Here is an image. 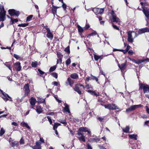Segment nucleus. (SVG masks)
<instances>
[{
  "label": "nucleus",
  "mask_w": 149,
  "mask_h": 149,
  "mask_svg": "<svg viewBox=\"0 0 149 149\" xmlns=\"http://www.w3.org/2000/svg\"><path fill=\"white\" fill-rule=\"evenodd\" d=\"M19 142L21 144H24V140L22 138L20 139Z\"/></svg>",
  "instance_id": "nucleus-59"
},
{
  "label": "nucleus",
  "mask_w": 149,
  "mask_h": 149,
  "mask_svg": "<svg viewBox=\"0 0 149 149\" xmlns=\"http://www.w3.org/2000/svg\"><path fill=\"white\" fill-rule=\"evenodd\" d=\"M51 75L52 77H54L56 79H57L58 77L57 74L56 72H53L51 74Z\"/></svg>",
  "instance_id": "nucleus-40"
},
{
  "label": "nucleus",
  "mask_w": 149,
  "mask_h": 149,
  "mask_svg": "<svg viewBox=\"0 0 149 149\" xmlns=\"http://www.w3.org/2000/svg\"><path fill=\"white\" fill-rule=\"evenodd\" d=\"M6 14L1 13H0V22H3L6 19L5 16Z\"/></svg>",
  "instance_id": "nucleus-15"
},
{
  "label": "nucleus",
  "mask_w": 149,
  "mask_h": 149,
  "mask_svg": "<svg viewBox=\"0 0 149 149\" xmlns=\"http://www.w3.org/2000/svg\"><path fill=\"white\" fill-rule=\"evenodd\" d=\"M112 26L114 29L117 30H119V29L117 26L115 25H113Z\"/></svg>",
  "instance_id": "nucleus-63"
},
{
  "label": "nucleus",
  "mask_w": 149,
  "mask_h": 149,
  "mask_svg": "<svg viewBox=\"0 0 149 149\" xmlns=\"http://www.w3.org/2000/svg\"><path fill=\"white\" fill-rule=\"evenodd\" d=\"M38 102H40V103H43L45 102V100L44 99L40 98L39 99V100L38 101Z\"/></svg>",
  "instance_id": "nucleus-60"
},
{
  "label": "nucleus",
  "mask_w": 149,
  "mask_h": 149,
  "mask_svg": "<svg viewBox=\"0 0 149 149\" xmlns=\"http://www.w3.org/2000/svg\"><path fill=\"white\" fill-rule=\"evenodd\" d=\"M65 52H67V53L68 54H69L70 53V48L69 46L67 47H66L65 49Z\"/></svg>",
  "instance_id": "nucleus-44"
},
{
  "label": "nucleus",
  "mask_w": 149,
  "mask_h": 149,
  "mask_svg": "<svg viewBox=\"0 0 149 149\" xmlns=\"http://www.w3.org/2000/svg\"><path fill=\"white\" fill-rule=\"evenodd\" d=\"M70 58L68 59L65 62V63L67 65H68L70 64Z\"/></svg>",
  "instance_id": "nucleus-47"
},
{
  "label": "nucleus",
  "mask_w": 149,
  "mask_h": 149,
  "mask_svg": "<svg viewBox=\"0 0 149 149\" xmlns=\"http://www.w3.org/2000/svg\"><path fill=\"white\" fill-rule=\"evenodd\" d=\"M87 91L90 93L91 95H94L95 94V92L94 91H91V90H88Z\"/></svg>",
  "instance_id": "nucleus-50"
},
{
  "label": "nucleus",
  "mask_w": 149,
  "mask_h": 149,
  "mask_svg": "<svg viewBox=\"0 0 149 149\" xmlns=\"http://www.w3.org/2000/svg\"><path fill=\"white\" fill-rule=\"evenodd\" d=\"M36 111L38 114H40L42 112V110L40 106H38L36 108Z\"/></svg>",
  "instance_id": "nucleus-27"
},
{
  "label": "nucleus",
  "mask_w": 149,
  "mask_h": 149,
  "mask_svg": "<svg viewBox=\"0 0 149 149\" xmlns=\"http://www.w3.org/2000/svg\"><path fill=\"white\" fill-rule=\"evenodd\" d=\"M39 142H40V143H41V144L42 143H44V140L42 138L40 137V138L39 141Z\"/></svg>",
  "instance_id": "nucleus-54"
},
{
  "label": "nucleus",
  "mask_w": 149,
  "mask_h": 149,
  "mask_svg": "<svg viewBox=\"0 0 149 149\" xmlns=\"http://www.w3.org/2000/svg\"><path fill=\"white\" fill-rule=\"evenodd\" d=\"M52 6L53 7V8H52V12L54 16L55 14L56 13L57 9L58 8V7L54 5H52Z\"/></svg>",
  "instance_id": "nucleus-19"
},
{
  "label": "nucleus",
  "mask_w": 149,
  "mask_h": 149,
  "mask_svg": "<svg viewBox=\"0 0 149 149\" xmlns=\"http://www.w3.org/2000/svg\"><path fill=\"white\" fill-rule=\"evenodd\" d=\"M136 33L134 31H129L127 32L128 41L131 43H132L134 41V39L133 38V35H134V38L137 36Z\"/></svg>",
  "instance_id": "nucleus-1"
},
{
  "label": "nucleus",
  "mask_w": 149,
  "mask_h": 149,
  "mask_svg": "<svg viewBox=\"0 0 149 149\" xmlns=\"http://www.w3.org/2000/svg\"><path fill=\"white\" fill-rule=\"evenodd\" d=\"M0 91L2 93L3 96L2 97V98L6 102L8 100H9L10 101H12L11 98L8 95L4 92L3 91L0 89Z\"/></svg>",
  "instance_id": "nucleus-3"
},
{
  "label": "nucleus",
  "mask_w": 149,
  "mask_h": 149,
  "mask_svg": "<svg viewBox=\"0 0 149 149\" xmlns=\"http://www.w3.org/2000/svg\"><path fill=\"white\" fill-rule=\"evenodd\" d=\"M38 65V63L36 61H33L31 63V66L33 68H36Z\"/></svg>",
  "instance_id": "nucleus-31"
},
{
  "label": "nucleus",
  "mask_w": 149,
  "mask_h": 149,
  "mask_svg": "<svg viewBox=\"0 0 149 149\" xmlns=\"http://www.w3.org/2000/svg\"><path fill=\"white\" fill-rule=\"evenodd\" d=\"M70 77L73 79H76L78 77V75L76 73H74L71 74Z\"/></svg>",
  "instance_id": "nucleus-29"
},
{
  "label": "nucleus",
  "mask_w": 149,
  "mask_h": 149,
  "mask_svg": "<svg viewBox=\"0 0 149 149\" xmlns=\"http://www.w3.org/2000/svg\"><path fill=\"white\" fill-rule=\"evenodd\" d=\"M143 11L147 17H149V8H143Z\"/></svg>",
  "instance_id": "nucleus-13"
},
{
  "label": "nucleus",
  "mask_w": 149,
  "mask_h": 149,
  "mask_svg": "<svg viewBox=\"0 0 149 149\" xmlns=\"http://www.w3.org/2000/svg\"><path fill=\"white\" fill-rule=\"evenodd\" d=\"M59 122L65 125H66L67 124V122L65 120H63V119H60Z\"/></svg>",
  "instance_id": "nucleus-33"
},
{
  "label": "nucleus",
  "mask_w": 149,
  "mask_h": 149,
  "mask_svg": "<svg viewBox=\"0 0 149 149\" xmlns=\"http://www.w3.org/2000/svg\"><path fill=\"white\" fill-rule=\"evenodd\" d=\"M36 103V100L33 97L31 98L30 103L31 105L34 106Z\"/></svg>",
  "instance_id": "nucleus-26"
},
{
  "label": "nucleus",
  "mask_w": 149,
  "mask_h": 149,
  "mask_svg": "<svg viewBox=\"0 0 149 149\" xmlns=\"http://www.w3.org/2000/svg\"><path fill=\"white\" fill-rule=\"evenodd\" d=\"M144 93L149 92V86L147 85H145L143 88V89Z\"/></svg>",
  "instance_id": "nucleus-21"
},
{
  "label": "nucleus",
  "mask_w": 149,
  "mask_h": 149,
  "mask_svg": "<svg viewBox=\"0 0 149 149\" xmlns=\"http://www.w3.org/2000/svg\"><path fill=\"white\" fill-rule=\"evenodd\" d=\"M56 65L51 67L49 70V72H51L53 71L56 69Z\"/></svg>",
  "instance_id": "nucleus-34"
},
{
  "label": "nucleus",
  "mask_w": 149,
  "mask_h": 149,
  "mask_svg": "<svg viewBox=\"0 0 149 149\" xmlns=\"http://www.w3.org/2000/svg\"><path fill=\"white\" fill-rule=\"evenodd\" d=\"M57 125L56 124V123H55L54 125H53V129L54 130H56L58 127Z\"/></svg>",
  "instance_id": "nucleus-53"
},
{
  "label": "nucleus",
  "mask_w": 149,
  "mask_h": 149,
  "mask_svg": "<svg viewBox=\"0 0 149 149\" xmlns=\"http://www.w3.org/2000/svg\"><path fill=\"white\" fill-rule=\"evenodd\" d=\"M143 105L141 104L136 105H132L129 108L127 109L126 110V112H128L132 111L137 108L141 107Z\"/></svg>",
  "instance_id": "nucleus-6"
},
{
  "label": "nucleus",
  "mask_w": 149,
  "mask_h": 149,
  "mask_svg": "<svg viewBox=\"0 0 149 149\" xmlns=\"http://www.w3.org/2000/svg\"><path fill=\"white\" fill-rule=\"evenodd\" d=\"M87 128L86 127H80L77 131V132H79L81 133H82V132H86Z\"/></svg>",
  "instance_id": "nucleus-16"
},
{
  "label": "nucleus",
  "mask_w": 149,
  "mask_h": 149,
  "mask_svg": "<svg viewBox=\"0 0 149 149\" xmlns=\"http://www.w3.org/2000/svg\"><path fill=\"white\" fill-rule=\"evenodd\" d=\"M57 56L58 58H62L63 57V55L61 54L60 52H57Z\"/></svg>",
  "instance_id": "nucleus-39"
},
{
  "label": "nucleus",
  "mask_w": 149,
  "mask_h": 149,
  "mask_svg": "<svg viewBox=\"0 0 149 149\" xmlns=\"http://www.w3.org/2000/svg\"><path fill=\"white\" fill-rule=\"evenodd\" d=\"M65 107L63 108V112H68V113H70V111L69 109V106L66 103H65L64 104Z\"/></svg>",
  "instance_id": "nucleus-12"
},
{
  "label": "nucleus",
  "mask_w": 149,
  "mask_h": 149,
  "mask_svg": "<svg viewBox=\"0 0 149 149\" xmlns=\"http://www.w3.org/2000/svg\"><path fill=\"white\" fill-rule=\"evenodd\" d=\"M91 75L92 76V77L91 78V79L93 80H95L96 81H98V79L96 77L93 76L92 74H91Z\"/></svg>",
  "instance_id": "nucleus-43"
},
{
  "label": "nucleus",
  "mask_w": 149,
  "mask_h": 149,
  "mask_svg": "<svg viewBox=\"0 0 149 149\" xmlns=\"http://www.w3.org/2000/svg\"><path fill=\"white\" fill-rule=\"evenodd\" d=\"M11 125H13L15 126H18V124H17V123L15 122H12L11 123Z\"/></svg>",
  "instance_id": "nucleus-64"
},
{
  "label": "nucleus",
  "mask_w": 149,
  "mask_h": 149,
  "mask_svg": "<svg viewBox=\"0 0 149 149\" xmlns=\"http://www.w3.org/2000/svg\"><path fill=\"white\" fill-rule=\"evenodd\" d=\"M10 145L12 147H17L19 145V143L17 141H14L10 143Z\"/></svg>",
  "instance_id": "nucleus-23"
},
{
  "label": "nucleus",
  "mask_w": 149,
  "mask_h": 149,
  "mask_svg": "<svg viewBox=\"0 0 149 149\" xmlns=\"http://www.w3.org/2000/svg\"><path fill=\"white\" fill-rule=\"evenodd\" d=\"M24 96H28L30 92L29 85L28 84H26L24 85Z\"/></svg>",
  "instance_id": "nucleus-7"
},
{
  "label": "nucleus",
  "mask_w": 149,
  "mask_h": 149,
  "mask_svg": "<svg viewBox=\"0 0 149 149\" xmlns=\"http://www.w3.org/2000/svg\"><path fill=\"white\" fill-rule=\"evenodd\" d=\"M67 81H68L69 84L70 86H71L74 83V81L70 78H68V79Z\"/></svg>",
  "instance_id": "nucleus-35"
},
{
  "label": "nucleus",
  "mask_w": 149,
  "mask_h": 149,
  "mask_svg": "<svg viewBox=\"0 0 149 149\" xmlns=\"http://www.w3.org/2000/svg\"><path fill=\"white\" fill-rule=\"evenodd\" d=\"M5 131L2 128L0 131V136H2L5 133Z\"/></svg>",
  "instance_id": "nucleus-36"
},
{
  "label": "nucleus",
  "mask_w": 149,
  "mask_h": 149,
  "mask_svg": "<svg viewBox=\"0 0 149 149\" xmlns=\"http://www.w3.org/2000/svg\"><path fill=\"white\" fill-rule=\"evenodd\" d=\"M15 68L17 71H19L21 70V67L20 63L19 62H17L15 63Z\"/></svg>",
  "instance_id": "nucleus-17"
},
{
  "label": "nucleus",
  "mask_w": 149,
  "mask_h": 149,
  "mask_svg": "<svg viewBox=\"0 0 149 149\" xmlns=\"http://www.w3.org/2000/svg\"><path fill=\"white\" fill-rule=\"evenodd\" d=\"M126 62L127 61H126L125 63H123L121 64L120 65H118L119 68H120L122 72H123L125 69V67L126 64Z\"/></svg>",
  "instance_id": "nucleus-18"
},
{
  "label": "nucleus",
  "mask_w": 149,
  "mask_h": 149,
  "mask_svg": "<svg viewBox=\"0 0 149 149\" xmlns=\"http://www.w3.org/2000/svg\"><path fill=\"white\" fill-rule=\"evenodd\" d=\"M87 149H92V148L91 146V144L88 143L87 144Z\"/></svg>",
  "instance_id": "nucleus-57"
},
{
  "label": "nucleus",
  "mask_w": 149,
  "mask_h": 149,
  "mask_svg": "<svg viewBox=\"0 0 149 149\" xmlns=\"http://www.w3.org/2000/svg\"><path fill=\"white\" fill-rule=\"evenodd\" d=\"M96 118L100 122H102L104 119V118L100 117L98 116H97Z\"/></svg>",
  "instance_id": "nucleus-45"
},
{
  "label": "nucleus",
  "mask_w": 149,
  "mask_h": 149,
  "mask_svg": "<svg viewBox=\"0 0 149 149\" xmlns=\"http://www.w3.org/2000/svg\"><path fill=\"white\" fill-rule=\"evenodd\" d=\"M102 56H97V55L94 54V57L95 60L97 61L100 58V57Z\"/></svg>",
  "instance_id": "nucleus-41"
},
{
  "label": "nucleus",
  "mask_w": 149,
  "mask_h": 149,
  "mask_svg": "<svg viewBox=\"0 0 149 149\" xmlns=\"http://www.w3.org/2000/svg\"><path fill=\"white\" fill-rule=\"evenodd\" d=\"M14 57L16 59L19 60L20 58V57L18 55L14 54L13 55Z\"/></svg>",
  "instance_id": "nucleus-52"
},
{
  "label": "nucleus",
  "mask_w": 149,
  "mask_h": 149,
  "mask_svg": "<svg viewBox=\"0 0 149 149\" xmlns=\"http://www.w3.org/2000/svg\"><path fill=\"white\" fill-rule=\"evenodd\" d=\"M78 30L79 32L82 33L83 31V29L80 26L78 27Z\"/></svg>",
  "instance_id": "nucleus-49"
},
{
  "label": "nucleus",
  "mask_w": 149,
  "mask_h": 149,
  "mask_svg": "<svg viewBox=\"0 0 149 149\" xmlns=\"http://www.w3.org/2000/svg\"><path fill=\"white\" fill-rule=\"evenodd\" d=\"M104 107L106 109H107L109 110H116L118 109V107L115 104H106L104 106Z\"/></svg>",
  "instance_id": "nucleus-5"
},
{
  "label": "nucleus",
  "mask_w": 149,
  "mask_h": 149,
  "mask_svg": "<svg viewBox=\"0 0 149 149\" xmlns=\"http://www.w3.org/2000/svg\"><path fill=\"white\" fill-rule=\"evenodd\" d=\"M128 136L129 138L131 139H133L135 140H136L137 139V136L136 134H129Z\"/></svg>",
  "instance_id": "nucleus-24"
},
{
  "label": "nucleus",
  "mask_w": 149,
  "mask_h": 149,
  "mask_svg": "<svg viewBox=\"0 0 149 149\" xmlns=\"http://www.w3.org/2000/svg\"><path fill=\"white\" fill-rule=\"evenodd\" d=\"M99 8H95L92 9V11L96 15L99 14Z\"/></svg>",
  "instance_id": "nucleus-28"
},
{
  "label": "nucleus",
  "mask_w": 149,
  "mask_h": 149,
  "mask_svg": "<svg viewBox=\"0 0 149 149\" xmlns=\"http://www.w3.org/2000/svg\"><path fill=\"white\" fill-rule=\"evenodd\" d=\"M62 58H59L57 61V64L61 63L62 62Z\"/></svg>",
  "instance_id": "nucleus-56"
},
{
  "label": "nucleus",
  "mask_w": 149,
  "mask_h": 149,
  "mask_svg": "<svg viewBox=\"0 0 149 149\" xmlns=\"http://www.w3.org/2000/svg\"><path fill=\"white\" fill-rule=\"evenodd\" d=\"M28 25V23H24L18 25L19 26H22L23 27H25Z\"/></svg>",
  "instance_id": "nucleus-38"
},
{
  "label": "nucleus",
  "mask_w": 149,
  "mask_h": 149,
  "mask_svg": "<svg viewBox=\"0 0 149 149\" xmlns=\"http://www.w3.org/2000/svg\"><path fill=\"white\" fill-rule=\"evenodd\" d=\"M148 60H149V59L148 58L147 59H143L141 60H138L136 61V63L137 64H139L142 63Z\"/></svg>",
  "instance_id": "nucleus-22"
},
{
  "label": "nucleus",
  "mask_w": 149,
  "mask_h": 149,
  "mask_svg": "<svg viewBox=\"0 0 149 149\" xmlns=\"http://www.w3.org/2000/svg\"><path fill=\"white\" fill-rule=\"evenodd\" d=\"M9 14L11 16H15L18 17L20 14L18 11H17L13 9H9L8 11Z\"/></svg>",
  "instance_id": "nucleus-4"
},
{
  "label": "nucleus",
  "mask_w": 149,
  "mask_h": 149,
  "mask_svg": "<svg viewBox=\"0 0 149 149\" xmlns=\"http://www.w3.org/2000/svg\"><path fill=\"white\" fill-rule=\"evenodd\" d=\"M110 14L112 16V21L113 22H120V19L116 17L113 10H112Z\"/></svg>",
  "instance_id": "nucleus-8"
},
{
  "label": "nucleus",
  "mask_w": 149,
  "mask_h": 149,
  "mask_svg": "<svg viewBox=\"0 0 149 149\" xmlns=\"http://www.w3.org/2000/svg\"><path fill=\"white\" fill-rule=\"evenodd\" d=\"M38 71L41 75H43L45 73V72L42 71L40 69H38Z\"/></svg>",
  "instance_id": "nucleus-55"
},
{
  "label": "nucleus",
  "mask_w": 149,
  "mask_h": 149,
  "mask_svg": "<svg viewBox=\"0 0 149 149\" xmlns=\"http://www.w3.org/2000/svg\"><path fill=\"white\" fill-rule=\"evenodd\" d=\"M21 125L23 127H25L29 129H30V127L27 123L23 122L21 123Z\"/></svg>",
  "instance_id": "nucleus-25"
},
{
  "label": "nucleus",
  "mask_w": 149,
  "mask_h": 149,
  "mask_svg": "<svg viewBox=\"0 0 149 149\" xmlns=\"http://www.w3.org/2000/svg\"><path fill=\"white\" fill-rule=\"evenodd\" d=\"M123 132H124L127 133L129 132L130 127L129 126H127L126 127L122 129Z\"/></svg>",
  "instance_id": "nucleus-30"
},
{
  "label": "nucleus",
  "mask_w": 149,
  "mask_h": 149,
  "mask_svg": "<svg viewBox=\"0 0 149 149\" xmlns=\"http://www.w3.org/2000/svg\"><path fill=\"white\" fill-rule=\"evenodd\" d=\"M47 119H48L50 124L51 125L52 124V120L50 117V116H47Z\"/></svg>",
  "instance_id": "nucleus-51"
},
{
  "label": "nucleus",
  "mask_w": 149,
  "mask_h": 149,
  "mask_svg": "<svg viewBox=\"0 0 149 149\" xmlns=\"http://www.w3.org/2000/svg\"><path fill=\"white\" fill-rule=\"evenodd\" d=\"M33 16V15H31L28 16L26 18V21L27 22H29L30 21L32 18Z\"/></svg>",
  "instance_id": "nucleus-37"
},
{
  "label": "nucleus",
  "mask_w": 149,
  "mask_h": 149,
  "mask_svg": "<svg viewBox=\"0 0 149 149\" xmlns=\"http://www.w3.org/2000/svg\"><path fill=\"white\" fill-rule=\"evenodd\" d=\"M34 149H41V143L37 141L36 142V145L34 147Z\"/></svg>",
  "instance_id": "nucleus-14"
},
{
  "label": "nucleus",
  "mask_w": 149,
  "mask_h": 149,
  "mask_svg": "<svg viewBox=\"0 0 149 149\" xmlns=\"http://www.w3.org/2000/svg\"><path fill=\"white\" fill-rule=\"evenodd\" d=\"M63 3V5L62 6L63 7V8L64 10H65L66 8V5L63 3Z\"/></svg>",
  "instance_id": "nucleus-61"
},
{
  "label": "nucleus",
  "mask_w": 149,
  "mask_h": 149,
  "mask_svg": "<svg viewBox=\"0 0 149 149\" xmlns=\"http://www.w3.org/2000/svg\"><path fill=\"white\" fill-rule=\"evenodd\" d=\"M145 85L142 83H140L139 84V89H143V88Z\"/></svg>",
  "instance_id": "nucleus-46"
},
{
  "label": "nucleus",
  "mask_w": 149,
  "mask_h": 149,
  "mask_svg": "<svg viewBox=\"0 0 149 149\" xmlns=\"http://www.w3.org/2000/svg\"><path fill=\"white\" fill-rule=\"evenodd\" d=\"M47 34H46L47 37L51 40H52L53 38V35L52 33L51 32L49 29H47Z\"/></svg>",
  "instance_id": "nucleus-9"
},
{
  "label": "nucleus",
  "mask_w": 149,
  "mask_h": 149,
  "mask_svg": "<svg viewBox=\"0 0 149 149\" xmlns=\"http://www.w3.org/2000/svg\"><path fill=\"white\" fill-rule=\"evenodd\" d=\"M0 8L1 9L0 13H5L6 14V11L5 10L3 6L0 5Z\"/></svg>",
  "instance_id": "nucleus-32"
},
{
  "label": "nucleus",
  "mask_w": 149,
  "mask_h": 149,
  "mask_svg": "<svg viewBox=\"0 0 149 149\" xmlns=\"http://www.w3.org/2000/svg\"><path fill=\"white\" fill-rule=\"evenodd\" d=\"M77 134L78 135H81L82 136L81 137H77L80 141L81 142H84L85 141V137L84 136V135L83 133H80L78 132L77 133Z\"/></svg>",
  "instance_id": "nucleus-10"
},
{
  "label": "nucleus",
  "mask_w": 149,
  "mask_h": 149,
  "mask_svg": "<svg viewBox=\"0 0 149 149\" xmlns=\"http://www.w3.org/2000/svg\"><path fill=\"white\" fill-rule=\"evenodd\" d=\"M100 141V139L98 138H93L92 139V141L93 142H97Z\"/></svg>",
  "instance_id": "nucleus-48"
},
{
  "label": "nucleus",
  "mask_w": 149,
  "mask_h": 149,
  "mask_svg": "<svg viewBox=\"0 0 149 149\" xmlns=\"http://www.w3.org/2000/svg\"><path fill=\"white\" fill-rule=\"evenodd\" d=\"M97 34V32L95 31H94V32H92V33L89 34L88 36V37L89 36H94L96 35Z\"/></svg>",
  "instance_id": "nucleus-42"
},
{
  "label": "nucleus",
  "mask_w": 149,
  "mask_h": 149,
  "mask_svg": "<svg viewBox=\"0 0 149 149\" xmlns=\"http://www.w3.org/2000/svg\"><path fill=\"white\" fill-rule=\"evenodd\" d=\"M147 32H149V29L147 27L141 29L138 31V33L140 34Z\"/></svg>",
  "instance_id": "nucleus-11"
},
{
  "label": "nucleus",
  "mask_w": 149,
  "mask_h": 149,
  "mask_svg": "<svg viewBox=\"0 0 149 149\" xmlns=\"http://www.w3.org/2000/svg\"><path fill=\"white\" fill-rule=\"evenodd\" d=\"M11 63L8 62H6L5 63H4V65L6 67H8V69L11 71V72L12 71V67L11 66Z\"/></svg>",
  "instance_id": "nucleus-20"
},
{
  "label": "nucleus",
  "mask_w": 149,
  "mask_h": 149,
  "mask_svg": "<svg viewBox=\"0 0 149 149\" xmlns=\"http://www.w3.org/2000/svg\"><path fill=\"white\" fill-rule=\"evenodd\" d=\"M84 86L82 84H77L75 85L74 90L77 92L79 94H81V91L82 89H84Z\"/></svg>",
  "instance_id": "nucleus-2"
},
{
  "label": "nucleus",
  "mask_w": 149,
  "mask_h": 149,
  "mask_svg": "<svg viewBox=\"0 0 149 149\" xmlns=\"http://www.w3.org/2000/svg\"><path fill=\"white\" fill-rule=\"evenodd\" d=\"M99 14H102L104 12V10L103 8H99Z\"/></svg>",
  "instance_id": "nucleus-58"
},
{
  "label": "nucleus",
  "mask_w": 149,
  "mask_h": 149,
  "mask_svg": "<svg viewBox=\"0 0 149 149\" xmlns=\"http://www.w3.org/2000/svg\"><path fill=\"white\" fill-rule=\"evenodd\" d=\"M52 84L55 86H58L59 84L56 81H54L52 82Z\"/></svg>",
  "instance_id": "nucleus-62"
}]
</instances>
